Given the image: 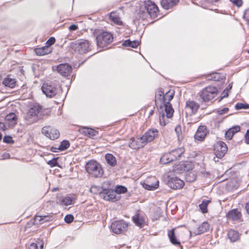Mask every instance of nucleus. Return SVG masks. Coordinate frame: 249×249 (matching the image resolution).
Wrapping results in <instances>:
<instances>
[{"instance_id":"obj_50","label":"nucleus","mask_w":249,"mask_h":249,"mask_svg":"<svg viewBox=\"0 0 249 249\" xmlns=\"http://www.w3.org/2000/svg\"><path fill=\"white\" fill-rule=\"evenodd\" d=\"M55 39L53 37H51L46 42V46L51 47V45L55 43Z\"/></svg>"},{"instance_id":"obj_35","label":"nucleus","mask_w":249,"mask_h":249,"mask_svg":"<svg viewBox=\"0 0 249 249\" xmlns=\"http://www.w3.org/2000/svg\"><path fill=\"white\" fill-rule=\"evenodd\" d=\"M110 19L117 25H121L123 24L118 14L115 12H111L109 15Z\"/></svg>"},{"instance_id":"obj_47","label":"nucleus","mask_w":249,"mask_h":249,"mask_svg":"<svg viewBox=\"0 0 249 249\" xmlns=\"http://www.w3.org/2000/svg\"><path fill=\"white\" fill-rule=\"evenodd\" d=\"M234 134L229 129L228 131H227L225 134V137L226 139L230 140L232 139Z\"/></svg>"},{"instance_id":"obj_4","label":"nucleus","mask_w":249,"mask_h":249,"mask_svg":"<svg viewBox=\"0 0 249 249\" xmlns=\"http://www.w3.org/2000/svg\"><path fill=\"white\" fill-rule=\"evenodd\" d=\"M98 47L104 48L111 43L113 40V35L108 32H103L96 37Z\"/></svg>"},{"instance_id":"obj_44","label":"nucleus","mask_w":249,"mask_h":249,"mask_svg":"<svg viewBox=\"0 0 249 249\" xmlns=\"http://www.w3.org/2000/svg\"><path fill=\"white\" fill-rule=\"evenodd\" d=\"M249 108V105L247 104L238 103L235 105V108L236 109H248Z\"/></svg>"},{"instance_id":"obj_15","label":"nucleus","mask_w":249,"mask_h":249,"mask_svg":"<svg viewBox=\"0 0 249 249\" xmlns=\"http://www.w3.org/2000/svg\"><path fill=\"white\" fill-rule=\"evenodd\" d=\"M194 168V164L192 161H185L180 163L178 165L175 166L174 168V171L188 172L192 170Z\"/></svg>"},{"instance_id":"obj_38","label":"nucleus","mask_w":249,"mask_h":249,"mask_svg":"<svg viewBox=\"0 0 249 249\" xmlns=\"http://www.w3.org/2000/svg\"><path fill=\"white\" fill-rule=\"evenodd\" d=\"M211 202V201L210 200H204L202 201L201 203L199 205V208L203 213H208L207 207Z\"/></svg>"},{"instance_id":"obj_21","label":"nucleus","mask_w":249,"mask_h":249,"mask_svg":"<svg viewBox=\"0 0 249 249\" xmlns=\"http://www.w3.org/2000/svg\"><path fill=\"white\" fill-rule=\"evenodd\" d=\"M176 228H173L171 230H168L167 232V235L169 239L170 242L171 244L175 246L178 247L183 249V247L181 244L180 241L177 237L175 234Z\"/></svg>"},{"instance_id":"obj_63","label":"nucleus","mask_w":249,"mask_h":249,"mask_svg":"<svg viewBox=\"0 0 249 249\" xmlns=\"http://www.w3.org/2000/svg\"><path fill=\"white\" fill-rule=\"evenodd\" d=\"M2 139V134L1 133H0V141Z\"/></svg>"},{"instance_id":"obj_31","label":"nucleus","mask_w":249,"mask_h":249,"mask_svg":"<svg viewBox=\"0 0 249 249\" xmlns=\"http://www.w3.org/2000/svg\"><path fill=\"white\" fill-rule=\"evenodd\" d=\"M3 85L10 88H14L16 85V80L14 78H12L9 75H7L3 80Z\"/></svg>"},{"instance_id":"obj_13","label":"nucleus","mask_w":249,"mask_h":249,"mask_svg":"<svg viewBox=\"0 0 249 249\" xmlns=\"http://www.w3.org/2000/svg\"><path fill=\"white\" fill-rule=\"evenodd\" d=\"M167 184L171 188L178 190L182 189L184 187L185 183L183 180L175 177L170 178L168 180Z\"/></svg>"},{"instance_id":"obj_61","label":"nucleus","mask_w":249,"mask_h":249,"mask_svg":"<svg viewBox=\"0 0 249 249\" xmlns=\"http://www.w3.org/2000/svg\"><path fill=\"white\" fill-rule=\"evenodd\" d=\"M209 2L213 3L218 2L220 0H207Z\"/></svg>"},{"instance_id":"obj_36","label":"nucleus","mask_w":249,"mask_h":249,"mask_svg":"<svg viewBox=\"0 0 249 249\" xmlns=\"http://www.w3.org/2000/svg\"><path fill=\"white\" fill-rule=\"evenodd\" d=\"M196 172L192 170L191 171L187 172L185 176V179L187 181L192 182L196 180Z\"/></svg>"},{"instance_id":"obj_7","label":"nucleus","mask_w":249,"mask_h":249,"mask_svg":"<svg viewBox=\"0 0 249 249\" xmlns=\"http://www.w3.org/2000/svg\"><path fill=\"white\" fill-rule=\"evenodd\" d=\"M41 131L43 135L52 140L57 139L60 136L59 131L55 128L50 125L44 126Z\"/></svg>"},{"instance_id":"obj_29","label":"nucleus","mask_w":249,"mask_h":249,"mask_svg":"<svg viewBox=\"0 0 249 249\" xmlns=\"http://www.w3.org/2000/svg\"><path fill=\"white\" fill-rule=\"evenodd\" d=\"M52 48L49 46H43L41 48H36L35 49V52L38 55H44L49 54L52 52Z\"/></svg>"},{"instance_id":"obj_32","label":"nucleus","mask_w":249,"mask_h":249,"mask_svg":"<svg viewBox=\"0 0 249 249\" xmlns=\"http://www.w3.org/2000/svg\"><path fill=\"white\" fill-rule=\"evenodd\" d=\"M209 227L210 225L208 222H203L196 229V230L195 231V233L196 234H200L203 233H204L208 231V230L209 229Z\"/></svg>"},{"instance_id":"obj_18","label":"nucleus","mask_w":249,"mask_h":249,"mask_svg":"<svg viewBox=\"0 0 249 249\" xmlns=\"http://www.w3.org/2000/svg\"><path fill=\"white\" fill-rule=\"evenodd\" d=\"M208 130L205 125H200L195 134V139L198 141H203L207 134L208 133Z\"/></svg>"},{"instance_id":"obj_57","label":"nucleus","mask_w":249,"mask_h":249,"mask_svg":"<svg viewBox=\"0 0 249 249\" xmlns=\"http://www.w3.org/2000/svg\"><path fill=\"white\" fill-rule=\"evenodd\" d=\"M78 29V26L75 24H72L69 27L70 30L75 31Z\"/></svg>"},{"instance_id":"obj_17","label":"nucleus","mask_w":249,"mask_h":249,"mask_svg":"<svg viewBox=\"0 0 249 249\" xmlns=\"http://www.w3.org/2000/svg\"><path fill=\"white\" fill-rule=\"evenodd\" d=\"M142 186L147 190H154L159 186V181L155 177L150 178L146 182H141Z\"/></svg>"},{"instance_id":"obj_8","label":"nucleus","mask_w":249,"mask_h":249,"mask_svg":"<svg viewBox=\"0 0 249 249\" xmlns=\"http://www.w3.org/2000/svg\"><path fill=\"white\" fill-rule=\"evenodd\" d=\"M227 150V144L222 141H218L214 144V153L215 156L219 159L224 157Z\"/></svg>"},{"instance_id":"obj_49","label":"nucleus","mask_w":249,"mask_h":249,"mask_svg":"<svg viewBox=\"0 0 249 249\" xmlns=\"http://www.w3.org/2000/svg\"><path fill=\"white\" fill-rule=\"evenodd\" d=\"M3 142L7 143H13L14 141L13 138L10 136H5L3 138Z\"/></svg>"},{"instance_id":"obj_34","label":"nucleus","mask_w":249,"mask_h":249,"mask_svg":"<svg viewBox=\"0 0 249 249\" xmlns=\"http://www.w3.org/2000/svg\"><path fill=\"white\" fill-rule=\"evenodd\" d=\"M207 77L209 80L215 81H220L225 78V76L220 73L213 72L208 74Z\"/></svg>"},{"instance_id":"obj_23","label":"nucleus","mask_w":249,"mask_h":249,"mask_svg":"<svg viewBox=\"0 0 249 249\" xmlns=\"http://www.w3.org/2000/svg\"><path fill=\"white\" fill-rule=\"evenodd\" d=\"M79 131L81 134L92 139L98 134V131L96 130L86 127H80Z\"/></svg>"},{"instance_id":"obj_62","label":"nucleus","mask_w":249,"mask_h":249,"mask_svg":"<svg viewBox=\"0 0 249 249\" xmlns=\"http://www.w3.org/2000/svg\"><path fill=\"white\" fill-rule=\"evenodd\" d=\"M97 189V187L95 186H93L90 188V191L91 192H93L95 190Z\"/></svg>"},{"instance_id":"obj_30","label":"nucleus","mask_w":249,"mask_h":249,"mask_svg":"<svg viewBox=\"0 0 249 249\" xmlns=\"http://www.w3.org/2000/svg\"><path fill=\"white\" fill-rule=\"evenodd\" d=\"M178 0H162L161 5L165 9H169L177 4Z\"/></svg>"},{"instance_id":"obj_54","label":"nucleus","mask_w":249,"mask_h":249,"mask_svg":"<svg viewBox=\"0 0 249 249\" xmlns=\"http://www.w3.org/2000/svg\"><path fill=\"white\" fill-rule=\"evenodd\" d=\"M230 129L233 133L234 134L238 132H239L241 129L239 125L233 126Z\"/></svg>"},{"instance_id":"obj_6","label":"nucleus","mask_w":249,"mask_h":249,"mask_svg":"<svg viewBox=\"0 0 249 249\" xmlns=\"http://www.w3.org/2000/svg\"><path fill=\"white\" fill-rule=\"evenodd\" d=\"M128 223L123 220H119L112 223L110 227L112 231L116 234H120L127 231Z\"/></svg>"},{"instance_id":"obj_22","label":"nucleus","mask_w":249,"mask_h":249,"mask_svg":"<svg viewBox=\"0 0 249 249\" xmlns=\"http://www.w3.org/2000/svg\"><path fill=\"white\" fill-rule=\"evenodd\" d=\"M146 217V216L142 214L137 213L132 217L133 222L135 224L140 227H142L145 224Z\"/></svg>"},{"instance_id":"obj_25","label":"nucleus","mask_w":249,"mask_h":249,"mask_svg":"<svg viewBox=\"0 0 249 249\" xmlns=\"http://www.w3.org/2000/svg\"><path fill=\"white\" fill-rule=\"evenodd\" d=\"M185 149L183 147H179L169 152L173 161L180 160L184 153Z\"/></svg>"},{"instance_id":"obj_24","label":"nucleus","mask_w":249,"mask_h":249,"mask_svg":"<svg viewBox=\"0 0 249 249\" xmlns=\"http://www.w3.org/2000/svg\"><path fill=\"white\" fill-rule=\"evenodd\" d=\"M199 107V105L196 102L190 99L185 103V109L190 111L191 114H195Z\"/></svg>"},{"instance_id":"obj_16","label":"nucleus","mask_w":249,"mask_h":249,"mask_svg":"<svg viewBox=\"0 0 249 249\" xmlns=\"http://www.w3.org/2000/svg\"><path fill=\"white\" fill-rule=\"evenodd\" d=\"M227 218L232 221H239L242 218V213L241 209L238 208L232 209L230 210L226 215Z\"/></svg>"},{"instance_id":"obj_45","label":"nucleus","mask_w":249,"mask_h":249,"mask_svg":"<svg viewBox=\"0 0 249 249\" xmlns=\"http://www.w3.org/2000/svg\"><path fill=\"white\" fill-rule=\"evenodd\" d=\"M57 160V158H53L51 160H49L47 162V164L49 165L51 167L57 166L58 165Z\"/></svg>"},{"instance_id":"obj_41","label":"nucleus","mask_w":249,"mask_h":249,"mask_svg":"<svg viewBox=\"0 0 249 249\" xmlns=\"http://www.w3.org/2000/svg\"><path fill=\"white\" fill-rule=\"evenodd\" d=\"M70 145V142L68 141L64 140L61 142L58 149L60 151L65 150L69 147Z\"/></svg>"},{"instance_id":"obj_26","label":"nucleus","mask_w":249,"mask_h":249,"mask_svg":"<svg viewBox=\"0 0 249 249\" xmlns=\"http://www.w3.org/2000/svg\"><path fill=\"white\" fill-rule=\"evenodd\" d=\"M5 121L9 127H13L17 124V117L14 113H10L5 117Z\"/></svg>"},{"instance_id":"obj_51","label":"nucleus","mask_w":249,"mask_h":249,"mask_svg":"<svg viewBox=\"0 0 249 249\" xmlns=\"http://www.w3.org/2000/svg\"><path fill=\"white\" fill-rule=\"evenodd\" d=\"M244 18L246 21L247 23L249 25V8L245 11Z\"/></svg>"},{"instance_id":"obj_12","label":"nucleus","mask_w":249,"mask_h":249,"mask_svg":"<svg viewBox=\"0 0 249 249\" xmlns=\"http://www.w3.org/2000/svg\"><path fill=\"white\" fill-rule=\"evenodd\" d=\"M159 135V132L156 128H150L147 130L142 135V139L146 144L153 141L157 138Z\"/></svg>"},{"instance_id":"obj_2","label":"nucleus","mask_w":249,"mask_h":249,"mask_svg":"<svg viewBox=\"0 0 249 249\" xmlns=\"http://www.w3.org/2000/svg\"><path fill=\"white\" fill-rule=\"evenodd\" d=\"M145 11H141L139 16L143 20L146 19L148 17L154 18L157 17L159 14V8L157 5L150 0H145L144 2Z\"/></svg>"},{"instance_id":"obj_39","label":"nucleus","mask_w":249,"mask_h":249,"mask_svg":"<svg viewBox=\"0 0 249 249\" xmlns=\"http://www.w3.org/2000/svg\"><path fill=\"white\" fill-rule=\"evenodd\" d=\"M139 45V42L137 40L131 41L130 40H126L124 42L123 45L126 47H130L133 48H137Z\"/></svg>"},{"instance_id":"obj_55","label":"nucleus","mask_w":249,"mask_h":249,"mask_svg":"<svg viewBox=\"0 0 249 249\" xmlns=\"http://www.w3.org/2000/svg\"><path fill=\"white\" fill-rule=\"evenodd\" d=\"M245 141L246 143L249 144V129L247 130L245 134Z\"/></svg>"},{"instance_id":"obj_27","label":"nucleus","mask_w":249,"mask_h":249,"mask_svg":"<svg viewBox=\"0 0 249 249\" xmlns=\"http://www.w3.org/2000/svg\"><path fill=\"white\" fill-rule=\"evenodd\" d=\"M41 108L39 106H34L30 107L27 112L26 119H30L32 117L36 116L40 112Z\"/></svg>"},{"instance_id":"obj_53","label":"nucleus","mask_w":249,"mask_h":249,"mask_svg":"<svg viewBox=\"0 0 249 249\" xmlns=\"http://www.w3.org/2000/svg\"><path fill=\"white\" fill-rule=\"evenodd\" d=\"M175 131L176 132L178 137H179L182 134L181 126L179 125H177L175 128Z\"/></svg>"},{"instance_id":"obj_11","label":"nucleus","mask_w":249,"mask_h":249,"mask_svg":"<svg viewBox=\"0 0 249 249\" xmlns=\"http://www.w3.org/2000/svg\"><path fill=\"white\" fill-rule=\"evenodd\" d=\"M75 49L79 53H85L90 50V45L88 40L80 39L75 44Z\"/></svg>"},{"instance_id":"obj_40","label":"nucleus","mask_w":249,"mask_h":249,"mask_svg":"<svg viewBox=\"0 0 249 249\" xmlns=\"http://www.w3.org/2000/svg\"><path fill=\"white\" fill-rule=\"evenodd\" d=\"M114 191L116 194L120 195L126 193L127 192V189L125 186L118 185L115 187Z\"/></svg>"},{"instance_id":"obj_10","label":"nucleus","mask_w":249,"mask_h":249,"mask_svg":"<svg viewBox=\"0 0 249 249\" xmlns=\"http://www.w3.org/2000/svg\"><path fill=\"white\" fill-rule=\"evenodd\" d=\"M146 143L142 139V136L141 137H133L129 141L128 146L134 150H138L143 147Z\"/></svg>"},{"instance_id":"obj_59","label":"nucleus","mask_w":249,"mask_h":249,"mask_svg":"<svg viewBox=\"0 0 249 249\" xmlns=\"http://www.w3.org/2000/svg\"><path fill=\"white\" fill-rule=\"evenodd\" d=\"M245 209L247 213L249 214V201H248L245 204Z\"/></svg>"},{"instance_id":"obj_52","label":"nucleus","mask_w":249,"mask_h":249,"mask_svg":"<svg viewBox=\"0 0 249 249\" xmlns=\"http://www.w3.org/2000/svg\"><path fill=\"white\" fill-rule=\"evenodd\" d=\"M230 1L235 5L240 7L243 4L242 0H230Z\"/></svg>"},{"instance_id":"obj_64","label":"nucleus","mask_w":249,"mask_h":249,"mask_svg":"<svg viewBox=\"0 0 249 249\" xmlns=\"http://www.w3.org/2000/svg\"><path fill=\"white\" fill-rule=\"evenodd\" d=\"M248 53H249V50L248 51Z\"/></svg>"},{"instance_id":"obj_58","label":"nucleus","mask_w":249,"mask_h":249,"mask_svg":"<svg viewBox=\"0 0 249 249\" xmlns=\"http://www.w3.org/2000/svg\"><path fill=\"white\" fill-rule=\"evenodd\" d=\"M6 129V126L5 124L2 122H0V131H4Z\"/></svg>"},{"instance_id":"obj_42","label":"nucleus","mask_w":249,"mask_h":249,"mask_svg":"<svg viewBox=\"0 0 249 249\" xmlns=\"http://www.w3.org/2000/svg\"><path fill=\"white\" fill-rule=\"evenodd\" d=\"M51 216L49 215H36L35 216V219L36 220H38L40 223H42L45 221H48L49 220V219H45L46 218H49V219L51 218Z\"/></svg>"},{"instance_id":"obj_48","label":"nucleus","mask_w":249,"mask_h":249,"mask_svg":"<svg viewBox=\"0 0 249 249\" xmlns=\"http://www.w3.org/2000/svg\"><path fill=\"white\" fill-rule=\"evenodd\" d=\"M74 219L73 216L71 214H67L64 218V220L67 223H71Z\"/></svg>"},{"instance_id":"obj_20","label":"nucleus","mask_w":249,"mask_h":249,"mask_svg":"<svg viewBox=\"0 0 249 249\" xmlns=\"http://www.w3.org/2000/svg\"><path fill=\"white\" fill-rule=\"evenodd\" d=\"M58 73L64 76L69 75L71 72V67L68 63H61L56 67Z\"/></svg>"},{"instance_id":"obj_60","label":"nucleus","mask_w":249,"mask_h":249,"mask_svg":"<svg viewBox=\"0 0 249 249\" xmlns=\"http://www.w3.org/2000/svg\"><path fill=\"white\" fill-rule=\"evenodd\" d=\"M58 150H59V149H58V147H52L51 148V151L53 152H58Z\"/></svg>"},{"instance_id":"obj_19","label":"nucleus","mask_w":249,"mask_h":249,"mask_svg":"<svg viewBox=\"0 0 249 249\" xmlns=\"http://www.w3.org/2000/svg\"><path fill=\"white\" fill-rule=\"evenodd\" d=\"M75 199L74 196H57L56 203L59 205L67 206L73 204Z\"/></svg>"},{"instance_id":"obj_9","label":"nucleus","mask_w":249,"mask_h":249,"mask_svg":"<svg viewBox=\"0 0 249 249\" xmlns=\"http://www.w3.org/2000/svg\"><path fill=\"white\" fill-rule=\"evenodd\" d=\"M41 89L42 92L49 98L54 97L57 93L56 88L51 82H44L41 87Z\"/></svg>"},{"instance_id":"obj_1","label":"nucleus","mask_w":249,"mask_h":249,"mask_svg":"<svg viewBox=\"0 0 249 249\" xmlns=\"http://www.w3.org/2000/svg\"><path fill=\"white\" fill-rule=\"evenodd\" d=\"M174 95L173 89H170L164 93L163 89L159 88L156 92L155 105L159 112V123L161 126H164L168 124V119L173 116L174 109L170 102Z\"/></svg>"},{"instance_id":"obj_14","label":"nucleus","mask_w":249,"mask_h":249,"mask_svg":"<svg viewBox=\"0 0 249 249\" xmlns=\"http://www.w3.org/2000/svg\"><path fill=\"white\" fill-rule=\"evenodd\" d=\"M103 198L107 201L115 202L120 199L121 196L117 195L114 190L107 189L103 193Z\"/></svg>"},{"instance_id":"obj_37","label":"nucleus","mask_w":249,"mask_h":249,"mask_svg":"<svg viewBox=\"0 0 249 249\" xmlns=\"http://www.w3.org/2000/svg\"><path fill=\"white\" fill-rule=\"evenodd\" d=\"M160 163L162 164H166L173 162V160L169 152L164 153L160 158Z\"/></svg>"},{"instance_id":"obj_33","label":"nucleus","mask_w":249,"mask_h":249,"mask_svg":"<svg viewBox=\"0 0 249 249\" xmlns=\"http://www.w3.org/2000/svg\"><path fill=\"white\" fill-rule=\"evenodd\" d=\"M105 159L107 164L111 167H114L117 165V160L114 156L110 153H107L105 155Z\"/></svg>"},{"instance_id":"obj_56","label":"nucleus","mask_w":249,"mask_h":249,"mask_svg":"<svg viewBox=\"0 0 249 249\" xmlns=\"http://www.w3.org/2000/svg\"><path fill=\"white\" fill-rule=\"evenodd\" d=\"M229 110V109L228 107H225V108L219 110L218 112L220 114H225V113L228 112Z\"/></svg>"},{"instance_id":"obj_3","label":"nucleus","mask_w":249,"mask_h":249,"mask_svg":"<svg viewBox=\"0 0 249 249\" xmlns=\"http://www.w3.org/2000/svg\"><path fill=\"white\" fill-rule=\"evenodd\" d=\"M85 169L88 174L94 178H101L104 173L101 164L94 160L89 161L86 164Z\"/></svg>"},{"instance_id":"obj_5","label":"nucleus","mask_w":249,"mask_h":249,"mask_svg":"<svg viewBox=\"0 0 249 249\" xmlns=\"http://www.w3.org/2000/svg\"><path fill=\"white\" fill-rule=\"evenodd\" d=\"M198 94L203 101L208 102L217 95V89L214 86H209L204 88Z\"/></svg>"},{"instance_id":"obj_43","label":"nucleus","mask_w":249,"mask_h":249,"mask_svg":"<svg viewBox=\"0 0 249 249\" xmlns=\"http://www.w3.org/2000/svg\"><path fill=\"white\" fill-rule=\"evenodd\" d=\"M238 185V182L237 178H232L229 182L228 185L231 188H236Z\"/></svg>"},{"instance_id":"obj_28","label":"nucleus","mask_w":249,"mask_h":249,"mask_svg":"<svg viewBox=\"0 0 249 249\" xmlns=\"http://www.w3.org/2000/svg\"><path fill=\"white\" fill-rule=\"evenodd\" d=\"M227 236L231 242H235L240 239V234L237 231L230 229L228 231Z\"/></svg>"},{"instance_id":"obj_46","label":"nucleus","mask_w":249,"mask_h":249,"mask_svg":"<svg viewBox=\"0 0 249 249\" xmlns=\"http://www.w3.org/2000/svg\"><path fill=\"white\" fill-rule=\"evenodd\" d=\"M43 244H41L38 247L36 243H32L30 244L29 249H43Z\"/></svg>"}]
</instances>
